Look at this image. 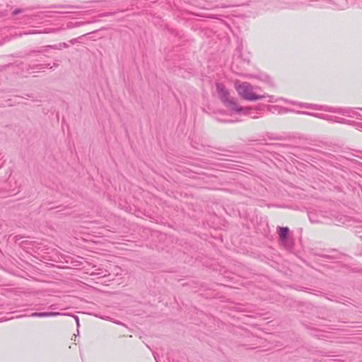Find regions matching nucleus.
<instances>
[{"instance_id": "nucleus-1", "label": "nucleus", "mask_w": 362, "mask_h": 362, "mask_svg": "<svg viewBox=\"0 0 362 362\" xmlns=\"http://www.w3.org/2000/svg\"><path fill=\"white\" fill-rule=\"evenodd\" d=\"M216 90L222 103L230 111V115L240 114L243 115H248L251 117L255 118V116L252 113V109L248 107H243L240 106L237 100L231 97L229 91L225 86L221 83L216 84Z\"/></svg>"}, {"instance_id": "nucleus-2", "label": "nucleus", "mask_w": 362, "mask_h": 362, "mask_svg": "<svg viewBox=\"0 0 362 362\" xmlns=\"http://www.w3.org/2000/svg\"><path fill=\"white\" fill-rule=\"evenodd\" d=\"M267 110L272 113L277 112L279 114H282V113H285V112H295L297 114L308 115H310V116H313V117H315L317 118H320V119H322L325 120L341 123V124H346L349 122V120H347L344 118L337 117V116L329 115L322 114V113L310 112H307V111L296 110L293 109H287L285 107H282L279 105H269L267 107Z\"/></svg>"}, {"instance_id": "nucleus-3", "label": "nucleus", "mask_w": 362, "mask_h": 362, "mask_svg": "<svg viewBox=\"0 0 362 362\" xmlns=\"http://www.w3.org/2000/svg\"><path fill=\"white\" fill-rule=\"evenodd\" d=\"M235 88L241 98L249 101L257 100L265 97L264 95L257 94V88L247 82H235Z\"/></svg>"}, {"instance_id": "nucleus-4", "label": "nucleus", "mask_w": 362, "mask_h": 362, "mask_svg": "<svg viewBox=\"0 0 362 362\" xmlns=\"http://www.w3.org/2000/svg\"><path fill=\"white\" fill-rule=\"evenodd\" d=\"M308 217L310 221L312 223H320L322 222V218L325 217V216L322 214L321 211H309Z\"/></svg>"}, {"instance_id": "nucleus-5", "label": "nucleus", "mask_w": 362, "mask_h": 362, "mask_svg": "<svg viewBox=\"0 0 362 362\" xmlns=\"http://www.w3.org/2000/svg\"><path fill=\"white\" fill-rule=\"evenodd\" d=\"M265 95L264 98H268V100L267 101L269 103H277V102H279L280 100H282V101H284L286 103H291V104H293V105H297V106L301 107L299 105V103H300V102L293 101V100H288L284 99L283 98H276L274 95Z\"/></svg>"}, {"instance_id": "nucleus-6", "label": "nucleus", "mask_w": 362, "mask_h": 362, "mask_svg": "<svg viewBox=\"0 0 362 362\" xmlns=\"http://www.w3.org/2000/svg\"><path fill=\"white\" fill-rule=\"evenodd\" d=\"M57 30L56 29H45L43 30H38L36 29L33 30H27L24 28V35L25 34H36V33H54Z\"/></svg>"}, {"instance_id": "nucleus-7", "label": "nucleus", "mask_w": 362, "mask_h": 362, "mask_svg": "<svg viewBox=\"0 0 362 362\" xmlns=\"http://www.w3.org/2000/svg\"><path fill=\"white\" fill-rule=\"evenodd\" d=\"M289 229L288 227H279V236L281 242L285 241L287 238Z\"/></svg>"}, {"instance_id": "nucleus-8", "label": "nucleus", "mask_w": 362, "mask_h": 362, "mask_svg": "<svg viewBox=\"0 0 362 362\" xmlns=\"http://www.w3.org/2000/svg\"><path fill=\"white\" fill-rule=\"evenodd\" d=\"M15 313H8L6 314V315L0 317V322H5L7 320H13L15 318L21 317V315H14Z\"/></svg>"}, {"instance_id": "nucleus-9", "label": "nucleus", "mask_w": 362, "mask_h": 362, "mask_svg": "<svg viewBox=\"0 0 362 362\" xmlns=\"http://www.w3.org/2000/svg\"><path fill=\"white\" fill-rule=\"evenodd\" d=\"M32 317H49V312H42V313H33L30 315Z\"/></svg>"}, {"instance_id": "nucleus-10", "label": "nucleus", "mask_w": 362, "mask_h": 362, "mask_svg": "<svg viewBox=\"0 0 362 362\" xmlns=\"http://www.w3.org/2000/svg\"><path fill=\"white\" fill-rule=\"evenodd\" d=\"M99 272H93V274H97V275H101L102 276H106L107 275L109 274L107 270H103V269H98Z\"/></svg>"}, {"instance_id": "nucleus-11", "label": "nucleus", "mask_w": 362, "mask_h": 362, "mask_svg": "<svg viewBox=\"0 0 362 362\" xmlns=\"http://www.w3.org/2000/svg\"><path fill=\"white\" fill-rule=\"evenodd\" d=\"M26 97L24 96V99H27V100H37V96H35L33 93L31 94H26L25 95Z\"/></svg>"}, {"instance_id": "nucleus-12", "label": "nucleus", "mask_w": 362, "mask_h": 362, "mask_svg": "<svg viewBox=\"0 0 362 362\" xmlns=\"http://www.w3.org/2000/svg\"><path fill=\"white\" fill-rule=\"evenodd\" d=\"M49 317H55V316H58V315H62L63 314L61 313H58V312H49Z\"/></svg>"}, {"instance_id": "nucleus-13", "label": "nucleus", "mask_w": 362, "mask_h": 362, "mask_svg": "<svg viewBox=\"0 0 362 362\" xmlns=\"http://www.w3.org/2000/svg\"><path fill=\"white\" fill-rule=\"evenodd\" d=\"M21 11H22V9H21V8H16V9H15L14 11H12L11 14H12L13 16H15V15H16V14H18V13H21Z\"/></svg>"}, {"instance_id": "nucleus-14", "label": "nucleus", "mask_w": 362, "mask_h": 362, "mask_svg": "<svg viewBox=\"0 0 362 362\" xmlns=\"http://www.w3.org/2000/svg\"><path fill=\"white\" fill-rule=\"evenodd\" d=\"M68 47V45L65 42L60 43L57 47V49L66 48Z\"/></svg>"}, {"instance_id": "nucleus-15", "label": "nucleus", "mask_w": 362, "mask_h": 362, "mask_svg": "<svg viewBox=\"0 0 362 362\" xmlns=\"http://www.w3.org/2000/svg\"><path fill=\"white\" fill-rule=\"evenodd\" d=\"M74 319L76 320L77 326H79V318H78V317L76 316V315H74Z\"/></svg>"}, {"instance_id": "nucleus-16", "label": "nucleus", "mask_w": 362, "mask_h": 362, "mask_svg": "<svg viewBox=\"0 0 362 362\" xmlns=\"http://www.w3.org/2000/svg\"><path fill=\"white\" fill-rule=\"evenodd\" d=\"M234 121L235 120H232V119H228V120L225 119V120H223V122H234Z\"/></svg>"}, {"instance_id": "nucleus-17", "label": "nucleus", "mask_w": 362, "mask_h": 362, "mask_svg": "<svg viewBox=\"0 0 362 362\" xmlns=\"http://www.w3.org/2000/svg\"><path fill=\"white\" fill-rule=\"evenodd\" d=\"M357 125H358V127H360L362 128V123H358Z\"/></svg>"}, {"instance_id": "nucleus-18", "label": "nucleus", "mask_w": 362, "mask_h": 362, "mask_svg": "<svg viewBox=\"0 0 362 362\" xmlns=\"http://www.w3.org/2000/svg\"><path fill=\"white\" fill-rule=\"evenodd\" d=\"M49 47H52V48H57L56 45H54V46H49Z\"/></svg>"}, {"instance_id": "nucleus-19", "label": "nucleus", "mask_w": 362, "mask_h": 362, "mask_svg": "<svg viewBox=\"0 0 362 362\" xmlns=\"http://www.w3.org/2000/svg\"><path fill=\"white\" fill-rule=\"evenodd\" d=\"M23 245H24V248H25V245H27V243L24 241Z\"/></svg>"}, {"instance_id": "nucleus-20", "label": "nucleus", "mask_w": 362, "mask_h": 362, "mask_svg": "<svg viewBox=\"0 0 362 362\" xmlns=\"http://www.w3.org/2000/svg\"><path fill=\"white\" fill-rule=\"evenodd\" d=\"M154 358H155L156 360H157V359H156V356H154ZM156 362H158V361H156Z\"/></svg>"}]
</instances>
